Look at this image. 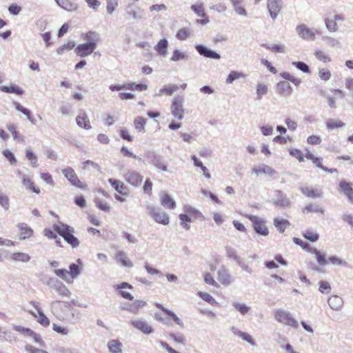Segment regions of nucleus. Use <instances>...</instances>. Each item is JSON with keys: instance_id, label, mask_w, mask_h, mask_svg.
Returning <instances> with one entry per match:
<instances>
[{"instance_id": "nucleus-11", "label": "nucleus", "mask_w": 353, "mask_h": 353, "mask_svg": "<svg viewBox=\"0 0 353 353\" xmlns=\"http://www.w3.org/2000/svg\"><path fill=\"white\" fill-rule=\"evenodd\" d=\"M267 8L271 17L276 19L282 9L281 0H268Z\"/></svg>"}, {"instance_id": "nucleus-46", "label": "nucleus", "mask_w": 353, "mask_h": 353, "mask_svg": "<svg viewBox=\"0 0 353 353\" xmlns=\"http://www.w3.org/2000/svg\"><path fill=\"white\" fill-rule=\"evenodd\" d=\"M318 74L321 80L323 81H327L332 77L330 71L327 68H320Z\"/></svg>"}, {"instance_id": "nucleus-18", "label": "nucleus", "mask_w": 353, "mask_h": 353, "mask_svg": "<svg viewBox=\"0 0 353 353\" xmlns=\"http://www.w3.org/2000/svg\"><path fill=\"white\" fill-rule=\"evenodd\" d=\"M131 324L137 328L141 330L144 334H151L153 332L152 327L145 321L143 320H134L131 321Z\"/></svg>"}, {"instance_id": "nucleus-21", "label": "nucleus", "mask_w": 353, "mask_h": 353, "mask_svg": "<svg viewBox=\"0 0 353 353\" xmlns=\"http://www.w3.org/2000/svg\"><path fill=\"white\" fill-rule=\"evenodd\" d=\"M337 20H343V17L341 15L335 14L325 19L326 27L330 31L335 32L338 30Z\"/></svg>"}, {"instance_id": "nucleus-34", "label": "nucleus", "mask_w": 353, "mask_h": 353, "mask_svg": "<svg viewBox=\"0 0 353 353\" xmlns=\"http://www.w3.org/2000/svg\"><path fill=\"white\" fill-rule=\"evenodd\" d=\"M0 90L7 93H15L17 95H21L23 93V90L16 85L1 86Z\"/></svg>"}, {"instance_id": "nucleus-6", "label": "nucleus", "mask_w": 353, "mask_h": 353, "mask_svg": "<svg viewBox=\"0 0 353 353\" xmlns=\"http://www.w3.org/2000/svg\"><path fill=\"white\" fill-rule=\"evenodd\" d=\"M108 182L117 192L114 196L115 199L121 202L124 201L125 197L128 195V188L124 183L119 180L114 179H109Z\"/></svg>"}, {"instance_id": "nucleus-51", "label": "nucleus", "mask_w": 353, "mask_h": 353, "mask_svg": "<svg viewBox=\"0 0 353 353\" xmlns=\"http://www.w3.org/2000/svg\"><path fill=\"white\" fill-rule=\"evenodd\" d=\"M14 106H15V108L19 110V112H22L23 114H25L28 119L30 121H32V116H31V112L30 111L23 107L18 102H15L14 103Z\"/></svg>"}, {"instance_id": "nucleus-9", "label": "nucleus", "mask_w": 353, "mask_h": 353, "mask_svg": "<svg viewBox=\"0 0 353 353\" xmlns=\"http://www.w3.org/2000/svg\"><path fill=\"white\" fill-rule=\"evenodd\" d=\"M296 30L299 36L305 40L313 41L316 38L317 30L308 28L305 24H301L296 26Z\"/></svg>"}, {"instance_id": "nucleus-40", "label": "nucleus", "mask_w": 353, "mask_h": 353, "mask_svg": "<svg viewBox=\"0 0 353 353\" xmlns=\"http://www.w3.org/2000/svg\"><path fill=\"white\" fill-rule=\"evenodd\" d=\"M198 295L211 305L215 306L218 304L217 301L212 297V296L207 292H199Z\"/></svg>"}, {"instance_id": "nucleus-13", "label": "nucleus", "mask_w": 353, "mask_h": 353, "mask_svg": "<svg viewBox=\"0 0 353 353\" xmlns=\"http://www.w3.org/2000/svg\"><path fill=\"white\" fill-rule=\"evenodd\" d=\"M125 179L132 185L139 186L143 181V176L137 172L128 171L125 175Z\"/></svg>"}, {"instance_id": "nucleus-8", "label": "nucleus", "mask_w": 353, "mask_h": 353, "mask_svg": "<svg viewBox=\"0 0 353 353\" xmlns=\"http://www.w3.org/2000/svg\"><path fill=\"white\" fill-rule=\"evenodd\" d=\"M184 214L179 215L181 221H192V220H199L202 218L201 213L190 205L184 206Z\"/></svg>"}, {"instance_id": "nucleus-22", "label": "nucleus", "mask_w": 353, "mask_h": 353, "mask_svg": "<svg viewBox=\"0 0 353 353\" xmlns=\"http://www.w3.org/2000/svg\"><path fill=\"white\" fill-rule=\"evenodd\" d=\"M339 187L347 199L353 203V188L352 183L342 181L339 183Z\"/></svg>"}, {"instance_id": "nucleus-12", "label": "nucleus", "mask_w": 353, "mask_h": 353, "mask_svg": "<svg viewBox=\"0 0 353 353\" xmlns=\"http://www.w3.org/2000/svg\"><path fill=\"white\" fill-rule=\"evenodd\" d=\"M31 305H32L36 309L38 312V316L32 312L30 311V313L34 316L35 318H37V321L43 326H48L50 324V320L44 314L43 311L41 310V308L39 307V303L35 301H30V303Z\"/></svg>"}, {"instance_id": "nucleus-23", "label": "nucleus", "mask_w": 353, "mask_h": 353, "mask_svg": "<svg viewBox=\"0 0 353 353\" xmlns=\"http://www.w3.org/2000/svg\"><path fill=\"white\" fill-rule=\"evenodd\" d=\"M276 199L274 201V203L280 207H288L290 205V203L288 199L285 194H284L281 190H278L276 192Z\"/></svg>"}, {"instance_id": "nucleus-59", "label": "nucleus", "mask_w": 353, "mask_h": 353, "mask_svg": "<svg viewBox=\"0 0 353 353\" xmlns=\"http://www.w3.org/2000/svg\"><path fill=\"white\" fill-rule=\"evenodd\" d=\"M90 167L96 169L97 171H101L99 165L94 161L88 160L82 163V168L83 170H88Z\"/></svg>"}, {"instance_id": "nucleus-62", "label": "nucleus", "mask_w": 353, "mask_h": 353, "mask_svg": "<svg viewBox=\"0 0 353 353\" xmlns=\"http://www.w3.org/2000/svg\"><path fill=\"white\" fill-rule=\"evenodd\" d=\"M331 290V286L330 283L327 281H321L319 282V291L321 293H325L327 294Z\"/></svg>"}, {"instance_id": "nucleus-36", "label": "nucleus", "mask_w": 353, "mask_h": 353, "mask_svg": "<svg viewBox=\"0 0 353 353\" xmlns=\"http://www.w3.org/2000/svg\"><path fill=\"white\" fill-rule=\"evenodd\" d=\"M146 119L142 117H137L134 120V125L139 132H145V125Z\"/></svg>"}, {"instance_id": "nucleus-52", "label": "nucleus", "mask_w": 353, "mask_h": 353, "mask_svg": "<svg viewBox=\"0 0 353 353\" xmlns=\"http://www.w3.org/2000/svg\"><path fill=\"white\" fill-rule=\"evenodd\" d=\"M192 159L194 161V165L196 167H199L201 168V170H203V174L204 175L207 177V178H210V174L208 172V170L206 168V167H205L202 162L200 161L196 157L195 155H193L192 157Z\"/></svg>"}, {"instance_id": "nucleus-32", "label": "nucleus", "mask_w": 353, "mask_h": 353, "mask_svg": "<svg viewBox=\"0 0 353 353\" xmlns=\"http://www.w3.org/2000/svg\"><path fill=\"white\" fill-rule=\"evenodd\" d=\"M22 182L23 184L30 190L32 191L36 194L40 193V189L38 187L35 186L34 182L31 180L30 178L23 176Z\"/></svg>"}, {"instance_id": "nucleus-39", "label": "nucleus", "mask_w": 353, "mask_h": 353, "mask_svg": "<svg viewBox=\"0 0 353 353\" xmlns=\"http://www.w3.org/2000/svg\"><path fill=\"white\" fill-rule=\"evenodd\" d=\"M302 212L303 214H307L309 212H318V213H323V210L319 205L309 204L303 208Z\"/></svg>"}, {"instance_id": "nucleus-5", "label": "nucleus", "mask_w": 353, "mask_h": 353, "mask_svg": "<svg viewBox=\"0 0 353 353\" xmlns=\"http://www.w3.org/2000/svg\"><path fill=\"white\" fill-rule=\"evenodd\" d=\"M62 173L72 185L82 190L87 188L86 184L79 179L74 170L71 167L63 169Z\"/></svg>"}, {"instance_id": "nucleus-63", "label": "nucleus", "mask_w": 353, "mask_h": 353, "mask_svg": "<svg viewBox=\"0 0 353 353\" xmlns=\"http://www.w3.org/2000/svg\"><path fill=\"white\" fill-rule=\"evenodd\" d=\"M191 9L198 15H204L205 8L203 3L192 5Z\"/></svg>"}, {"instance_id": "nucleus-60", "label": "nucleus", "mask_w": 353, "mask_h": 353, "mask_svg": "<svg viewBox=\"0 0 353 353\" xmlns=\"http://www.w3.org/2000/svg\"><path fill=\"white\" fill-rule=\"evenodd\" d=\"M106 9L108 14H112L118 6V0H106Z\"/></svg>"}, {"instance_id": "nucleus-42", "label": "nucleus", "mask_w": 353, "mask_h": 353, "mask_svg": "<svg viewBox=\"0 0 353 353\" xmlns=\"http://www.w3.org/2000/svg\"><path fill=\"white\" fill-rule=\"evenodd\" d=\"M244 77H245V74L243 72L232 71L229 74V75L226 79V83L228 84L232 83L234 81L241 79V78H244Z\"/></svg>"}, {"instance_id": "nucleus-16", "label": "nucleus", "mask_w": 353, "mask_h": 353, "mask_svg": "<svg viewBox=\"0 0 353 353\" xmlns=\"http://www.w3.org/2000/svg\"><path fill=\"white\" fill-rule=\"evenodd\" d=\"M77 124L82 128L90 130L92 128L88 116L84 110H81L76 118Z\"/></svg>"}, {"instance_id": "nucleus-58", "label": "nucleus", "mask_w": 353, "mask_h": 353, "mask_svg": "<svg viewBox=\"0 0 353 353\" xmlns=\"http://www.w3.org/2000/svg\"><path fill=\"white\" fill-rule=\"evenodd\" d=\"M75 46V43L73 41H69L67 43L61 46V47H59L57 50V52L59 54H61L64 52L65 50H72V48H74Z\"/></svg>"}, {"instance_id": "nucleus-28", "label": "nucleus", "mask_w": 353, "mask_h": 353, "mask_svg": "<svg viewBox=\"0 0 353 353\" xmlns=\"http://www.w3.org/2000/svg\"><path fill=\"white\" fill-rule=\"evenodd\" d=\"M305 159L310 160L316 167L323 170H327L322 163V159L321 157H315L312 152L309 150H307V152L305 154Z\"/></svg>"}, {"instance_id": "nucleus-44", "label": "nucleus", "mask_w": 353, "mask_h": 353, "mask_svg": "<svg viewBox=\"0 0 353 353\" xmlns=\"http://www.w3.org/2000/svg\"><path fill=\"white\" fill-rule=\"evenodd\" d=\"M289 153L292 157L296 158L299 162L304 161L305 157L301 150L292 148L289 150Z\"/></svg>"}, {"instance_id": "nucleus-26", "label": "nucleus", "mask_w": 353, "mask_h": 353, "mask_svg": "<svg viewBox=\"0 0 353 353\" xmlns=\"http://www.w3.org/2000/svg\"><path fill=\"white\" fill-rule=\"evenodd\" d=\"M122 343L117 339L110 340L108 343V347L110 353H123Z\"/></svg>"}, {"instance_id": "nucleus-49", "label": "nucleus", "mask_w": 353, "mask_h": 353, "mask_svg": "<svg viewBox=\"0 0 353 353\" xmlns=\"http://www.w3.org/2000/svg\"><path fill=\"white\" fill-rule=\"evenodd\" d=\"M232 305L243 315L246 314L250 310V307L244 303L234 302L232 303Z\"/></svg>"}, {"instance_id": "nucleus-50", "label": "nucleus", "mask_w": 353, "mask_h": 353, "mask_svg": "<svg viewBox=\"0 0 353 353\" xmlns=\"http://www.w3.org/2000/svg\"><path fill=\"white\" fill-rule=\"evenodd\" d=\"M268 86L263 83H259L256 86L257 99H262L263 96L268 93Z\"/></svg>"}, {"instance_id": "nucleus-17", "label": "nucleus", "mask_w": 353, "mask_h": 353, "mask_svg": "<svg viewBox=\"0 0 353 353\" xmlns=\"http://www.w3.org/2000/svg\"><path fill=\"white\" fill-rule=\"evenodd\" d=\"M276 90L279 94L284 97L290 96L293 92V89L290 83L286 81L279 82L276 85Z\"/></svg>"}, {"instance_id": "nucleus-29", "label": "nucleus", "mask_w": 353, "mask_h": 353, "mask_svg": "<svg viewBox=\"0 0 353 353\" xmlns=\"http://www.w3.org/2000/svg\"><path fill=\"white\" fill-rule=\"evenodd\" d=\"M264 223L265 222H252V226L256 233L259 235L267 236L269 234V230Z\"/></svg>"}, {"instance_id": "nucleus-10", "label": "nucleus", "mask_w": 353, "mask_h": 353, "mask_svg": "<svg viewBox=\"0 0 353 353\" xmlns=\"http://www.w3.org/2000/svg\"><path fill=\"white\" fill-rule=\"evenodd\" d=\"M171 112L174 117L178 119H182L183 117V99L181 97H176L174 99L172 106Z\"/></svg>"}, {"instance_id": "nucleus-1", "label": "nucleus", "mask_w": 353, "mask_h": 353, "mask_svg": "<svg viewBox=\"0 0 353 353\" xmlns=\"http://www.w3.org/2000/svg\"><path fill=\"white\" fill-rule=\"evenodd\" d=\"M83 39L88 41V42L79 44L74 50L76 54L81 57L91 54L96 49L97 43L99 41L98 34L92 31L87 32L83 36Z\"/></svg>"}, {"instance_id": "nucleus-24", "label": "nucleus", "mask_w": 353, "mask_h": 353, "mask_svg": "<svg viewBox=\"0 0 353 353\" xmlns=\"http://www.w3.org/2000/svg\"><path fill=\"white\" fill-rule=\"evenodd\" d=\"M327 303L330 307L334 310H341L343 305V299L337 295H334L330 297Z\"/></svg>"}, {"instance_id": "nucleus-20", "label": "nucleus", "mask_w": 353, "mask_h": 353, "mask_svg": "<svg viewBox=\"0 0 353 353\" xmlns=\"http://www.w3.org/2000/svg\"><path fill=\"white\" fill-rule=\"evenodd\" d=\"M18 227L20 232L19 234L20 240H25L32 235L33 230L26 223H19Z\"/></svg>"}, {"instance_id": "nucleus-41", "label": "nucleus", "mask_w": 353, "mask_h": 353, "mask_svg": "<svg viewBox=\"0 0 353 353\" xmlns=\"http://www.w3.org/2000/svg\"><path fill=\"white\" fill-rule=\"evenodd\" d=\"M345 123L340 120L328 119L326 121V126L329 130L343 127Z\"/></svg>"}, {"instance_id": "nucleus-19", "label": "nucleus", "mask_w": 353, "mask_h": 353, "mask_svg": "<svg viewBox=\"0 0 353 353\" xmlns=\"http://www.w3.org/2000/svg\"><path fill=\"white\" fill-rule=\"evenodd\" d=\"M161 204L165 208L172 210L176 207V202L174 200L165 192H162L160 199Z\"/></svg>"}, {"instance_id": "nucleus-48", "label": "nucleus", "mask_w": 353, "mask_h": 353, "mask_svg": "<svg viewBox=\"0 0 353 353\" xmlns=\"http://www.w3.org/2000/svg\"><path fill=\"white\" fill-rule=\"evenodd\" d=\"M316 58L323 63H328L331 61V59L325 52L322 50H316L314 52Z\"/></svg>"}, {"instance_id": "nucleus-53", "label": "nucleus", "mask_w": 353, "mask_h": 353, "mask_svg": "<svg viewBox=\"0 0 353 353\" xmlns=\"http://www.w3.org/2000/svg\"><path fill=\"white\" fill-rule=\"evenodd\" d=\"M8 130L11 132L12 136L14 139L23 141V137L20 135V134L17 131V128L14 125H13V124L8 125Z\"/></svg>"}, {"instance_id": "nucleus-55", "label": "nucleus", "mask_w": 353, "mask_h": 353, "mask_svg": "<svg viewBox=\"0 0 353 353\" xmlns=\"http://www.w3.org/2000/svg\"><path fill=\"white\" fill-rule=\"evenodd\" d=\"M26 156L33 167H37V157L31 150H26Z\"/></svg>"}, {"instance_id": "nucleus-30", "label": "nucleus", "mask_w": 353, "mask_h": 353, "mask_svg": "<svg viewBox=\"0 0 353 353\" xmlns=\"http://www.w3.org/2000/svg\"><path fill=\"white\" fill-rule=\"evenodd\" d=\"M57 234L58 232L54 230V228L53 229L46 228L43 230V234L45 236H46L49 239H54L57 245L59 247H62L60 239L57 238Z\"/></svg>"}, {"instance_id": "nucleus-54", "label": "nucleus", "mask_w": 353, "mask_h": 353, "mask_svg": "<svg viewBox=\"0 0 353 353\" xmlns=\"http://www.w3.org/2000/svg\"><path fill=\"white\" fill-rule=\"evenodd\" d=\"M69 276L72 279L78 276L81 274V271L78 265L75 263L70 264L69 266Z\"/></svg>"}, {"instance_id": "nucleus-56", "label": "nucleus", "mask_w": 353, "mask_h": 353, "mask_svg": "<svg viewBox=\"0 0 353 353\" xmlns=\"http://www.w3.org/2000/svg\"><path fill=\"white\" fill-rule=\"evenodd\" d=\"M0 333H2L5 335L3 337V340L8 341V342H15L17 341V339L14 333L11 332H7L2 330V328L0 327Z\"/></svg>"}, {"instance_id": "nucleus-61", "label": "nucleus", "mask_w": 353, "mask_h": 353, "mask_svg": "<svg viewBox=\"0 0 353 353\" xmlns=\"http://www.w3.org/2000/svg\"><path fill=\"white\" fill-rule=\"evenodd\" d=\"M272 171V168L268 165L256 166L253 168V172L259 174L261 173H269Z\"/></svg>"}, {"instance_id": "nucleus-33", "label": "nucleus", "mask_w": 353, "mask_h": 353, "mask_svg": "<svg viewBox=\"0 0 353 353\" xmlns=\"http://www.w3.org/2000/svg\"><path fill=\"white\" fill-rule=\"evenodd\" d=\"M11 259L15 261L28 262L31 257L28 254L23 252H14L12 254Z\"/></svg>"}, {"instance_id": "nucleus-3", "label": "nucleus", "mask_w": 353, "mask_h": 353, "mask_svg": "<svg viewBox=\"0 0 353 353\" xmlns=\"http://www.w3.org/2000/svg\"><path fill=\"white\" fill-rule=\"evenodd\" d=\"M293 242L296 245L301 246L304 250L310 253L314 254L316 256V259L320 265L324 266L327 264L325 259V254L321 252L317 249L311 247L309 243L303 242L301 239L296 237L293 238Z\"/></svg>"}, {"instance_id": "nucleus-25", "label": "nucleus", "mask_w": 353, "mask_h": 353, "mask_svg": "<svg viewBox=\"0 0 353 353\" xmlns=\"http://www.w3.org/2000/svg\"><path fill=\"white\" fill-rule=\"evenodd\" d=\"M116 288L117 290H120V294L123 298L130 301L133 300L134 297L130 293L122 290L123 289L125 288L132 289L133 287L130 284L127 282H123L121 284L117 285Z\"/></svg>"}, {"instance_id": "nucleus-45", "label": "nucleus", "mask_w": 353, "mask_h": 353, "mask_svg": "<svg viewBox=\"0 0 353 353\" xmlns=\"http://www.w3.org/2000/svg\"><path fill=\"white\" fill-rule=\"evenodd\" d=\"M190 35V30L188 28H183L178 30L176 37L181 41L185 40Z\"/></svg>"}, {"instance_id": "nucleus-7", "label": "nucleus", "mask_w": 353, "mask_h": 353, "mask_svg": "<svg viewBox=\"0 0 353 353\" xmlns=\"http://www.w3.org/2000/svg\"><path fill=\"white\" fill-rule=\"evenodd\" d=\"M46 284L62 297H68L70 295V292L66 286L56 278H49Z\"/></svg>"}, {"instance_id": "nucleus-35", "label": "nucleus", "mask_w": 353, "mask_h": 353, "mask_svg": "<svg viewBox=\"0 0 353 353\" xmlns=\"http://www.w3.org/2000/svg\"><path fill=\"white\" fill-rule=\"evenodd\" d=\"M243 0H231V3L234 8L235 12L240 15H247L245 9L241 6Z\"/></svg>"}, {"instance_id": "nucleus-14", "label": "nucleus", "mask_w": 353, "mask_h": 353, "mask_svg": "<svg viewBox=\"0 0 353 353\" xmlns=\"http://www.w3.org/2000/svg\"><path fill=\"white\" fill-rule=\"evenodd\" d=\"M300 190L303 195L311 199L320 198L323 195V192L320 188L305 186L301 188Z\"/></svg>"}, {"instance_id": "nucleus-4", "label": "nucleus", "mask_w": 353, "mask_h": 353, "mask_svg": "<svg viewBox=\"0 0 353 353\" xmlns=\"http://www.w3.org/2000/svg\"><path fill=\"white\" fill-rule=\"evenodd\" d=\"M275 319L284 325L294 328L299 327L298 321L291 315L290 312L284 310H278L274 312Z\"/></svg>"}, {"instance_id": "nucleus-15", "label": "nucleus", "mask_w": 353, "mask_h": 353, "mask_svg": "<svg viewBox=\"0 0 353 353\" xmlns=\"http://www.w3.org/2000/svg\"><path fill=\"white\" fill-rule=\"evenodd\" d=\"M218 281L223 285L228 286L232 283V276L228 270L222 266L218 271Z\"/></svg>"}, {"instance_id": "nucleus-38", "label": "nucleus", "mask_w": 353, "mask_h": 353, "mask_svg": "<svg viewBox=\"0 0 353 353\" xmlns=\"http://www.w3.org/2000/svg\"><path fill=\"white\" fill-rule=\"evenodd\" d=\"M303 235L306 239L312 242L316 241L319 238L318 233L312 229L305 230Z\"/></svg>"}, {"instance_id": "nucleus-47", "label": "nucleus", "mask_w": 353, "mask_h": 353, "mask_svg": "<svg viewBox=\"0 0 353 353\" xmlns=\"http://www.w3.org/2000/svg\"><path fill=\"white\" fill-rule=\"evenodd\" d=\"M13 330L20 332L21 334H23L25 336H30V337L32 336V335L33 334V332H34L30 328H26V327H22L21 325H14Z\"/></svg>"}, {"instance_id": "nucleus-37", "label": "nucleus", "mask_w": 353, "mask_h": 353, "mask_svg": "<svg viewBox=\"0 0 353 353\" xmlns=\"http://www.w3.org/2000/svg\"><path fill=\"white\" fill-rule=\"evenodd\" d=\"M168 41L166 39H161L156 46V50L161 55L165 56L167 53Z\"/></svg>"}, {"instance_id": "nucleus-64", "label": "nucleus", "mask_w": 353, "mask_h": 353, "mask_svg": "<svg viewBox=\"0 0 353 353\" xmlns=\"http://www.w3.org/2000/svg\"><path fill=\"white\" fill-rule=\"evenodd\" d=\"M25 350L28 353H48L47 351L37 348L31 345H26L25 346Z\"/></svg>"}, {"instance_id": "nucleus-27", "label": "nucleus", "mask_w": 353, "mask_h": 353, "mask_svg": "<svg viewBox=\"0 0 353 353\" xmlns=\"http://www.w3.org/2000/svg\"><path fill=\"white\" fill-rule=\"evenodd\" d=\"M116 259L124 267L130 268L133 267L132 262L130 259H128V258L126 256V254L122 251L119 252L116 254Z\"/></svg>"}, {"instance_id": "nucleus-31", "label": "nucleus", "mask_w": 353, "mask_h": 353, "mask_svg": "<svg viewBox=\"0 0 353 353\" xmlns=\"http://www.w3.org/2000/svg\"><path fill=\"white\" fill-rule=\"evenodd\" d=\"M196 50L201 54V55H203L208 58H212V59H219L220 56L219 54H217L215 52H213L210 50H208L207 48L202 46H196Z\"/></svg>"}, {"instance_id": "nucleus-2", "label": "nucleus", "mask_w": 353, "mask_h": 353, "mask_svg": "<svg viewBox=\"0 0 353 353\" xmlns=\"http://www.w3.org/2000/svg\"><path fill=\"white\" fill-rule=\"evenodd\" d=\"M54 230L61 236L64 240L72 247L76 248L79 245V239L73 235L74 229L68 225H54Z\"/></svg>"}, {"instance_id": "nucleus-43", "label": "nucleus", "mask_w": 353, "mask_h": 353, "mask_svg": "<svg viewBox=\"0 0 353 353\" xmlns=\"http://www.w3.org/2000/svg\"><path fill=\"white\" fill-rule=\"evenodd\" d=\"M326 261L327 263H330L334 265L346 266L347 265V263L345 260L341 259L336 256H331L327 259V260L326 259Z\"/></svg>"}, {"instance_id": "nucleus-57", "label": "nucleus", "mask_w": 353, "mask_h": 353, "mask_svg": "<svg viewBox=\"0 0 353 353\" xmlns=\"http://www.w3.org/2000/svg\"><path fill=\"white\" fill-rule=\"evenodd\" d=\"M226 251V256L234 260L236 262L238 261L241 258L236 254V251L234 248L231 247H226L225 248Z\"/></svg>"}]
</instances>
